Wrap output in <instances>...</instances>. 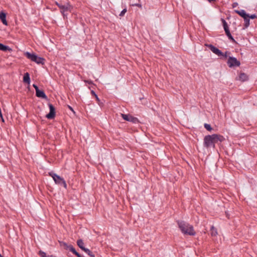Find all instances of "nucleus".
I'll return each instance as SVG.
<instances>
[{
  "mask_svg": "<svg viewBox=\"0 0 257 257\" xmlns=\"http://www.w3.org/2000/svg\"><path fill=\"white\" fill-rule=\"evenodd\" d=\"M216 0H210V1H208L209 2H214V1H215Z\"/></svg>",
  "mask_w": 257,
  "mask_h": 257,
  "instance_id": "c9c22d12",
  "label": "nucleus"
},
{
  "mask_svg": "<svg viewBox=\"0 0 257 257\" xmlns=\"http://www.w3.org/2000/svg\"><path fill=\"white\" fill-rule=\"evenodd\" d=\"M239 79L244 82L248 80V76L245 73L241 72L239 75Z\"/></svg>",
  "mask_w": 257,
  "mask_h": 257,
  "instance_id": "2eb2a0df",
  "label": "nucleus"
},
{
  "mask_svg": "<svg viewBox=\"0 0 257 257\" xmlns=\"http://www.w3.org/2000/svg\"><path fill=\"white\" fill-rule=\"evenodd\" d=\"M69 250L71 251L73 254H74L75 255H76L77 257H84L83 255H82L81 254H80L79 253H78L76 250V249H75V248L72 245H70V247L69 249Z\"/></svg>",
  "mask_w": 257,
  "mask_h": 257,
  "instance_id": "dca6fc26",
  "label": "nucleus"
},
{
  "mask_svg": "<svg viewBox=\"0 0 257 257\" xmlns=\"http://www.w3.org/2000/svg\"><path fill=\"white\" fill-rule=\"evenodd\" d=\"M49 175L53 178L55 183L59 185L63 186L65 189L67 188V184L64 179L60 176L57 175L53 172L49 173Z\"/></svg>",
  "mask_w": 257,
  "mask_h": 257,
  "instance_id": "20e7f679",
  "label": "nucleus"
},
{
  "mask_svg": "<svg viewBox=\"0 0 257 257\" xmlns=\"http://www.w3.org/2000/svg\"><path fill=\"white\" fill-rule=\"evenodd\" d=\"M204 126L208 131H211L212 130V127L211 126L210 124H209L204 123Z\"/></svg>",
  "mask_w": 257,
  "mask_h": 257,
  "instance_id": "393cba45",
  "label": "nucleus"
},
{
  "mask_svg": "<svg viewBox=\"0 0 257 257\" xmlns=\"http://www.w3.org/2000/svg\"><path fill=\"white\" fill-rule=\"evenodd\" d=\"M84 82L88 84H93L92 81L91 80H85Z\"/></svg>",
  "mask_w": 257,
  "mask_h": 257,
  "instance_id": "473e14b6",
  "label": "nucleus"
},
{
  "mask_svg": "<svg viewBox=\"0 0 257 257\" xmlns=\"http://www.w3.org/2000/svg\"><path fill=\"white\" fill-rule=\"evenodd\" d=\"M225 140L224 137L220 135L213 134L212 135H207L204 138V147L206 148L212 147L215 148V144L218 142H222Z\"/></svg>",
  "mask_w": 257,
  "mask_h": 257,
  "instance_id": "f257e3e1",
  "label": "nucleus"
},
{
  "mask_svg": "<svg viewBox=\"0 0 257 257\" xmlns=\"http://www.w3.org/2000/svg\"><path fill=\"white\" fill-rule=\"evenodd\" d=\"M2 121H3V122L4 121V118H3H3H2Z\"/></svg>",
  "mask_w": 257,
  "mask_h": 257,
  "instance_id": "e433bc0d",
  "label": "nucleus"
},
{
  "mask_svg": "<svg viewBox=\"0 0 257 257\" xmlns=\"http://www.w3.org/2000/svg\"><path fill=\"white\" fill-rule=\"evenodd\" d=\"M83 251L90 256L95 257L94 254L92 251H91L88 248H85V249H84Z\"/></svg>",
  "mask_w": 257,
  "mask_h": 257,
  "instance_id": "5701e85b",
  "label": "nucleus"
},
{
  "mask_svg": "<svg viewBox=\"0 0 257 257\" xmlns=\"http://www.w3.org/2000/svg\"><path fill=\"white\" fill-rule=\"evenodd\" d=\"M24 55L32 61L36 62L38 64L44 65L45 59L41 57H39L35 53H31L29 52H26L24 53Z\"/></svg>",
  "mask_w": 257,
  "mask_h": 257,
  "instance_id": "7ed1b4c3",
  "label": "nucleus"
},
{
  "mask_svg": "<svg viewBox=\"0 0 257 257\" xmlns=\"http://www.w3.org/2000/svg\"><path fill=\"white\" fill-rule=\"evenodd\" d=\"M60 244L61 246H63L64 249L67 250L69 249L70 247V245H68L67 243L63 241L60 242Z\"/></svg>",
  "mask_w": 257,
  "mask_h": 257,
  "instance_id": "b1692460",
  "label": "nucleus"
},
{
  "mask_svg": "<svg viewBox=\"0 0 257 257\" xmlns=\"http://www.w3.org/2000/svg\"><path fill=\"white\" fill-rule=\"evenodd\" d=\"M23 82L28 84H30L31 80L30 77V74L28 72H26L24 74L23 76Z\"/></svg>",
  "mask_w": 257,
  "mask_h": 257,
  "instance_id": "4468645a",
  "label": "nucleus"
},
{
  "mask_svg": "<svg viewBox=\"0 0 257 257\" xmlns=\"http://www.w3.org/2000/svg\"><path fill=\"white\" fill-rule=\"evenodd\" d=\"M243 19H244V21L243 29H246L247 28H248V26H249L250 20L248 17L244 18Z\"/></svg>",
  "mask_w": 257,
  "mask_h": 257,
  "instance_id": "a211bd4d",
  "label": "nucleus"
},
{
  "mask_svg": "<svg viewBox=\"0 0 257 257\" xmlns=\"http://www.w3.org/2000/svg\"><path fill=\"white\" fill-rule=\"evenodd\" d=\"M77 245L83 251L85 247L84 246V242L82 239H79L77 241Z\"/></svg>",
  "mask_w": 257,
  "mask_h": 257,
  "instance_id": "f3484780",
  "label": "nucleus"
},
{
  "mask_svg": "<svg viewBox=\"0 0 257 257\" xmlns=\"http://www.w3.org/2000/svg\"><path fill=\"white\" fill-rule=\"evenodd\" d=\"M207 47L214 54L218 56L223 55V52L212 44L206 45Z\"/></svg>",
  "mask_w": 257,
  "mask_h": 257,
  "instance_id": "1a4fd4ad",
  "label": "nucleus"
},
{
  "mask_svg": "<svg viewBox=\"0 0 257 257\" xmlns=\"http://www.w3.org/2000/svg\"><path fill=\"white\" fill-rule=\"evenodd\" d=\"M0 50L4 51V52H12V49L11 48L8 46L5 45L2 43H0Z\"/></svg>",
  "mask_w": 257,
  "mask_h": 257,
  "instance_id": "ddd939ff",
  "label": "nucleus"
},
{
  "mask_svg": "<svg viewBox=\"0 0 257 257\" xmlns=\"http://www.w3.org/2000/svg\"><path fill=\"white\" fill-rule=\"evenodd\" d=\"M0 117H1V118H3V114L2 112H0Z\"/></svg>",
  "mask_w": 257,
  "mask_h": 257,
  "instance_id": "f704fd0d",
  "label": "nucleus"
},
{
  "mask_svg": "<svg viewBox=\"0 0 257 257\" xmlns=\"http://www.w3.org/2000/svg\"><path fill=\"white\" fill-rule=\"evenodd\" d=\"M36 95L37 97L39 98H42L45 99H48L47 96L46 95L43 90L38 89V90L36 91Z\"/></svg>",
  "mask_w": 257,
  "mask_h": 257,
  "instance_id": "9d476101",
  "label": "nucleus"
},
{
  "mask_svg": "<svg viewBox=\"0 0 257 257\" xmlns=\"http://www.w3.org/2000/svg\"><path fill=\"white\" fill-rule=\"evenodd\" d=\"M237 6H238V3L236 2L233 3L232 5V7L233 8L236 7Z\"/></svg>",
  "mask_w": 257,
  "mask_h": 257,
  "instance_id": "7c9ffc66",
  "label": "nucleus"
},
{
  "mask_svg": "<svg viewBox=\"0 0 257 257\" xmlns=\"http://www.w3.org/2000/svg\"><path fill=\"white\" fill-rule=\"evenodd\" d=\"M210 233H211V236H216L218 233L217 229L216 228H215L213 226H212L211 227Z\"/></svg>",
  "mask_w": 257,
  "mask_h": 257,
  "instance_id": "aec40b11",
  "label": "nucleus"
},
{
  "mask_svg": "<svg viewBox=\"0 0 257 257\" xmlns=\"http://www.w3.org/2000/svg\"><path fill=\"white\" fill-rule=\"evenodd\" d=\"M225 32V34H226V36H227L228 39L231 41H232L233 43H235L236 42L235 40H234L233 37L232 36V35H231L229 30V31H226V32Z\"/></svg>",
  "mask_w": 257,
  "mask_h": 257,
  "instance_id": "6ab92c4d",
  "label": "nucleus"
},
{
  "mask_svg": "<svg viewBox=\"0 0 257 257\" xmlns=\"http://www.w3.org/2000/svg\"><path fill=\"white\" fill-rule=\"evenodd\" d=\"M247 17L249 19H255V18L257 19V16L255 14H252V15H249L248 14V17Z\"/></svg>",
  "mask_w": 257,
  "mask_h": 257,
  "instance_id": "bb28decb",
  "label": "nucleus"
},
{
  "mask_svg": "<svg viewBox=\"0 0 257 257\" xmlns=\"http://www.w3.org/2000/svg\"><path fill=\"white\" fill-rule=\"evenodd\" d=\"M69 108H70V109L72 110V108L71 107L69 106Z\"/></svg>",
  "mask_w": 257,
  "mask_h": 257,
  "instance_id": "4c0bfd02",
  "label": "nucleus"
},
{
  "mask_svg": "<svg viewBox=\"0 0 257 257\" xmlns=\"http://www.w3.org/2000/svg\"><path fill=\"white\" fill-rule=\"evenodd\" d=\"M177 224L179 228L184 234L191 236H194L196 234L193 225L182 220L177 221Z\"/></svg>",
  "mask_w": 257,
  "mask_h": 257,
  "instance_id": "f03ea898",
  "label": "nucleus"
},
{
  "mask_svg": "<svg viewBox=\"0 0 257 257\" xmlns=\"http://www.w3.org/2000/svg\"><path fill=\"white\" fill-rule=\"evenodd\" d=\"M48 106L50 109V112L46 114V117L49 119H52L54 118L56 115L55 108L51 103H49Z\"/></svg>",
  "mask_w": 257,
  "mask_h": 257,
  "instance_id": "6e6552de",
  "label": "nucleus"
},
{
  "mask_svg": "<svg viewBox=\"0 0 257 257\" xmlns=\"http://www.w3.org/2000/svg\"><path fill=\"white\" fill-rule=\"evenodd\" d=\"M227 64L229 68L238 67L240 65V62L235 57L229 56L227 61Z\"/></svg>",
  "mask_w": 257,
  "mask_h": 257,
  "instance_id": "39448f33",
  "label": "nucleus"
},
{
  "mask_svg": "<svg viewBox=\"0 0 257 257\" xmlns=\"http://www.w3.org/2000/svg\"><path fill=\"white\" fill-rule=\"evenodd\" d=\"M38 254H39L41 257H56V256H54V255H51L47 256V255H46V253L44 251H42V250H40L39 251V252H38Z\"/></svg>",
  "mask_w": 257,
  "mask_h": 257,
  "instance_id": "4be33fe9",
  "label": "nucleus"
},
{
  "mask_svg": "<svg viewBox=\"0 0 257 257\" xmlns=\"http://www.w3.org/2000/svg\"><path fill=\"white\" fill-rule=\"evenodd\" d=\"M234 12L236 14L239 15L240 17H241L243 19H244V18L248 17V14H246L245 11L244 10H240V11H239V10H235Z\"/></svg>",
  "mask_w": 257,
  "mask_h": 257,
  "instance_id": "f8f14e48",
  "label": "nucleus"
},
{
  "mask_svg": "<svg viewBox=\"0 0 257 257\" xmlns=\"http://www.w3.org/2000/svg\"><path fill=\"white\" fill-rule=\"evenodd\" d=\"M126 9H124L119 14V16L120 17H123L125 13L126 12Z\"/></svg>",
  "mask_w": 257,
  "mask_h": 257,
  "instance_id": "cd10ccee",
  "label": "nucleus"
},
{
  "mask_svg": "<svg viewBox=\"0 0 257 257\" xmlns=\"http://www.w3.org/2000/svg\"><path fill=\"white\" fill-rule=\"evenodd\" d=\"M228 53V51H226V52H225V53H223V55H221V56H223V57H224V58H227V53Z\"/></svg>",
  "mask_w": 257,
  "mask_h": 257,
  "instance_id": "2f4dec72",
  "label": "nucleus"
},
{
  "mask_svg": "<svg viewBox=\"0 0 257 257\" xmlns=\"http://www.w3.org/2000/svg\"><path fill=\"white\" fill-rule=\"evenodd\" d=\"M91 94L92 95L94 96L95 97L97 102H99L100 101V99L98 98L97 95L95 93V92L93 90L91 91Z\"/></svg>",
  "mask_w": 257,
  "mask_h": 257,
  "instance_id": "a878e982",
  "label": "nucleus"
},
{
  "mask_svg": "<svg viewBox=\"0 0 257 257\" xmlns=\"http://www.w3.org/2000/svg\"><path fill=\"white\" fill-rule=\"evenodd\" d=\"M61 4H62L59 3L57 2H55V5H56V6H58V7L59 8V6H60L61 5Z\"/></svg>",
  "mask_w": 257,
  "mask_h": 257,
  "instance_id": "72a5a7b5",
  "label": "nucleus"
},
{
  "mask_svg": "<svg viewBox=\"0 0 257 257\" xmlns=\"http://www.w3.org/2000/svg\"><path fill=\"white\" fill-rule=\"evenodd\" d=\"M221 21H222L223 28H224L225 32H226V31H229V27H228V26L227 23L226 22V21L223 19H221Z\"/></svg>",
  "mask_w": 257,
  "mask_h": 257,
  "instance_id": "412c9836",
  "label": "nucleus"
},
{
  "mask_svg": "<svg viewBox=\"0 0 257 257\" xmlns=\"http://www.w3.org/2000/svg\"><path fill=\"white\" fill-rule=\"evenodd\" d=\"M61 13L63 15L64 18L66 16L65 13L68 11H71L72 9V7L70 5L69 3H67L66 5H62L59 6Z\"/></svg>",
  "mask_w": 257,
  "mask_h": 257,
  "instance_id": "0eeeda50",
  "label": "nucleus"
},
{
  "mask_svg": "<svg viewBox=\"0 0 257 257\" xmlns=\"http://www.w3.org/2000/svg\"><path fill=\"white\" fill-rule=\"evenodd\" d=\"M0 257H4V256L0 254Z\"/></svg>",
  "mask_w": 257,
  "mask_h": 257,
  "instance_id": "58836bf2",
  "label": "nucleus"
},
{
  "mask_svg": "<svg viewBox=\"0 0 257 257\" xmlns=\"http://www.w3.org/2000/svg\"><path fill=\"white\" fill-rule=\"evenodd\" d=\"M6 14L3 12H1L0 13V20L4 25L5 26H8V22L6 20Z\"/></svg>",
  "mask_w": 257,
  "mask_h": 257,
  "instance_id": "9b49d317",
  "label": "nucleus"
},
{
  "mask_svg": "<svg viewBox=\"0 0 257 257\" xmlns=\"http://www.w3.org/2000/svg\"><path fill=\"white\" fill-rule=\"evenodd\" d=\"M122 118L127 121L132 122L134 123H138L139 120L138 118L133 116L130 114H121Z\"/></svg>",
  "mask_w": 257,
  "mask_h": 257,
  "instance_id": "423d86ee",
  "label": "nucleus"
},
{
  "mask_svg": "<svg viewBox=\"0 0 257 257\" xmlns=\"http://www.w3.org/2000/svg\"><path fill=\"white\" fill-rule=\"evenodd\" d=\"M33 86L35 89L36 91L39 89L38 86L35 84H33Z\"/></svg>",
  "mask_w": 257,
  "mask_h": 257,
  "instance_id": "c756f323",
  "label": "nucleus"
},
{
  "mask_svg": "<svg viewBox=\"0 0 257 257\" xmlns=\"http://www.w3.org/2000/svg\"><path fill=\"white\" fill-rule=\"evenodd\" d=\"M132 6H137V7H138L139 8H142V5L140 4H132Z\"/></svg>",
  "mask_w": 257,
  "mask_h": 257,
  "instance_id": "c85d7f7f",
  "label": "nucleus"
}]
</instances>
